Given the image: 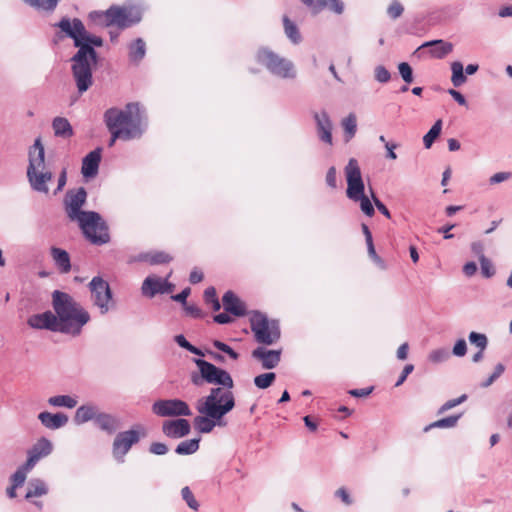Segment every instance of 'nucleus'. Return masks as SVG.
<instances>
[{
	"instance_id": "c03bdc74",
	"label": "nucleus",
	"mask_w": 512,
	"mask_h": 512,
	"mask_svg": "<svg viewBox=\"0 0 512 512\" xmlns=\"http://www.w3.org/2000/svg\"><path fill=\"white\" fill-rule=\"evenodd\" d=\"M450 352L446 348L435 349L430 352L428 359L433 363H442L449 359Z\"/></svg>"
},
{
	"instance_id": "1a4fd4ad",
	"label": "nucleus",
	"mask_w": 512,
	"mask_h": 512,
	"mask_svg": "<svg viewBox=\"0 0 512 512\" xmlns=\"http://www.w3.org/2000/svg\"><path fill=\"white\" fill-rule=\"evenodd\" d=\"M256 60L276 77L282 79L296 78L297 73L293 62L285 57H281L267 47L258 49Z\"/></svg>"
},
{
	"instance_id": "9d476101",
	"label": "nucleus",
	"mask_w": 512,
	"mask_h": 512,
	"mask_svg": "<svg viewBox=\"0 0 512 512\" xmlns=\"http://www.w3.org/2000/svg\"><path fill=\"white\" fill-rule=\"evenodd\" d=\"M146 436L147 430L141 424H136L129 430L118 432L112 443V455L116 462L124 463L125 456L131 448Z\"/></svg>"
},
{
	"instance_id": "37998d69",
	"label": "nucleus",
	"mask_w": 512,
	"mask_h": 512,
	"mask_svg": "<svg viewBox=\"0 0 512 512\" xmlns=\"http://www.w3.org/2000/svg\"><path fill=\"white\" fill-rule=\"evenodd\" d=\"M181 496L190 509L198 511L200 505L188 486L181 489Z\"/></svg>"
},
{
	"instance_id": "7c9ffc66",
	"label": "nucleus",
	"mask_w": 512,
	"mask_h": 512,
	"mask_svg": "<svg viewBox=\"0 0 512 512\" xmlns=\"http://www.w3.org/2000/svg\"><path fill=\"white\" fill-rule=\"evenodd\" d=\"M48 493L47 484L39 478L31 479L28 483L27 492L25 498L31 499L33 497H41Z\"/></svg>"
},
{
	"instance_id": "c756f323",
	"label": "nucleus",
	"mask_w": 512,
	"mask_h": 512,
	"mask_svg": "<svg viewBox=\"0 0 512 512\" xmlns=\"http://www.w3.org/2000/svg\"><path fill=\"white\" fill-rule=\"evenodd\" d=\"M129 60L139 64L146 55V45L142 38H137L129 45Z\"/></svg>"
},
{
	"instance_id": "69168bd1",
	"label": "nucleus",
	"mask_w": 512,
	"mask_h": 512,
	"mask_svg": "<svg viewBox=\"0 0 512 512\" xmlns=\"http://www.w3.org/2000/svg\"><path fill=\"white\" fill-rule=\"evenodd\" d=\"M313 14L321 12L326 7V0H312L311 5H305Z\"/></svg>"
},
{
	"instance_id": "20e7f679",
	"label": "nucleus",
	"mask_w": 512,
	"mask_h": 512,
	"mask_svg": "<svg viewBox=\"0 0 512 512\" xmlns=\"http://www.w3.org/2000/svg\"><path fill=\"white\" fill-rule=\"evenodd\" d=\"M104 122L111 133L109 147H112L117 139H139L147 128L145 109L137 102L128 103L124 109H107L104 113Z\"/></svg>"
},
{
	"instance_id": "49530a36",
	"label": "nucleus",
	"mask_w": 512,
	"mask_h": 512,
	"mask_svg": "<svg viewBox=\"0 0 512 512\" xmlns=\"http://www.w3.org/2000/svg\"><path fill=\"white\" fill-rule=\"evenodd\" d=\"M172 261V257L164 251H157L150 254L149 263L151 265L166 264Z\"/></svg>"
},
{
	"instance_id": "c9c22d12",
	"label": "nucleus",
	"mask_w": 512,
	"mask_h": 512,
	"mask_svg": "<svg viewBox=\"0 0 512 512\" xmlns=\"http://www.w3.org/2000/svg\"><path fill=\"white\" fill-rule=\"evenodd\" d=\"M441 130H442V120L438 119L423 137V144L426 149H429L432 147L435 140L440 136Z\"/></svg>"
},
{
	"instance_id": "e2e57ef3",
	"label": "nucleus",
	"mask_w": 512,
	"mask_h": 512,
	"mask_svg": "<svg viewBox=\"0 0 512 512\" xmlns=\"http://www.w3.org/2000/svg\"><path fill=\"white\" fill-rule=\"evenodd\" d=\"M413 370H414V365H412V364L405 365V367L403 368V370L401 372V375L399 376L398 380L395 383V387L401 386L407 379L408 375L413 372Z\"/></svg>"
},
{
	"instance_id": "f704fd0d",
	"label": "nucleus",
	"mask_w": 512,
	"mask_h": 512,
	"mask_svg": "<svg viewBox=\"0 0 512 512\" xmlns=\"http://www.w3.org/2000/svg\"><path fill=\"white\" fill-rule=\"evenodd\" d=\"M341 124L344 129L345 141L348 142L355 136L357 131V119L355 114L350 113L342 120Z\"/></svg>"
},
{
	"instance_id": "a18cd8bd",
	"label": "nucleus",
	"mask_w": 512,
	"mask_h": 512,
	"mask_svg": "<svg viewBox=\"0 0 512 512\" xmlns=\"http://www.w3.org/2000/svg\"><path fill=\"white\" fill-rule=\"evenodd\" d=\"M398 71L406 84H410L414 81L413 69L407 62H401L398 65Z\"/></svg>"
},
{
	"instance_id": "680f3d73",
	"label": "nucleus",
	"mask_w": 512,
	"mask_h": 512,
	"mask_svg": "<svg viewBox=\"0 0 512 512\" xmlns=\"http://www.w3.org/2000/svg\"><path fill=\"white\" fill-rule=\"evenodd\" d=\"M191 293L189 287L184 288L180 293L172 295L171 299L175 302L181 303L183 306L187 304V298Z\"/></svg>"
},
{
	"instance_id": "9b49d317",
	"label": "nucleus",
	"mask_w": 512,
	"mask_h": 512,
	"mask_svg": "<svg viewBox=\"0 0 512 512\" xmlns=\"http://www.w3.org/2000/svg\"><path fill=\"white\" fill-rule=\"evenodd\" d=\"M93 304L99 308L102 315L110 310L112 291L107 281L100 276H95L89 283Z\"/></svg>"
},
{
	"instance_id": "603ef678",
	"label": "nucleus",
	"mask_w": 512,
	"mask_h": 512,
	"mask_svg": "<svg viewBox=\"0 0 512 512\" xmlns=\"http://www.w3.org/2000/svg\"><path fill=\"white\" fill-rule=\"evenodd\" d=\"M375 79L380 83H387L391 79L390 72L383 65H378L374 69Z\"/></svg>"
},
{
	"instance_id": "79ce46f5",
	"label": "nucleus",
	"mask_w": 512,
	"mask_h": 512,
	"mask_svg": "<svg viewBox=\"0 0 512 512\" xmlns=\"http://www.w3.org/2000/svg\"><path fill=\"white\" fill-rule=\"evenodd\" d=\"M469 342L477 349L486 350L488 346V338L485 334L472 331L468 335Z\"/></svg>"
},
{
	"instance_id": "338daca9",
	"label": "nucleus",
	"mask_w": 512,
	"mask_h": 512,
	"mask_svg": "<svg viewBox=\"0 0 512 512\" xmlns=\"http://www.w3.org/2000/svg\"><path fill=\"white\" fill-rule=\"evenodd\" d=\"M213 320L217 324L224 325V324L231 323L233 321V318L229 315V313H227L225 311L223 313H219V314L214 315Z\"/></svg>"
},
{
	"instance_id": "2eb2a0df",
	"label": "nucleus",
	"mask_w": 512,
	"mask_h": 512,
	"mask_svg": "<svg viewBox=\"0 0 512 512\" xmlns=\"http://www.w3.org/2000/svg\"><path fill=\"white\" fill-rule=\"evenodd\" d=\"M191 431V425L185 418L166 420L162 424V432L171 439H180L187 436Z\"/></svg>"
},
{
	"instance_id": "473e14b6",
	"label": "nucleus",
	"mask_w": 512,
	"mask_h": 512,
	"mask_svg": "<svg viewBox=\"0 0 512 512\" xmlns=\"http://www.w3.org/2000/svg\"><path fill=\"white\" fill-rule=\"evenodd\" d=\"M199 443H200V438H193V439L182 441L176 446L175 452L178 455H192L198 451Z\"/></svg>"
},
{
	"instance_id": "8fccbe9b",
	"label": "nucleus",
	"mask_w": 512,
	"mask_h": 512,
	"mask_svg": "<svg viewBox=\"0 0 512 512\" xmlns=\"http://www.w3.org/2000/svg\"><path fill=\"white\" fill-rule=\"evenodd\" d=\"M467 400V395L466 394H462L461 396H459L458 398H455V399H450L448 401H446L438 410V414H442L460 404H462L463 402H465Z\"/></svg>"
},
{
	"instance_id": "09e8293b",
	"label": "nucleus",
	"mask_w": 512,
	"mask_h": 512,
	"mask_svg": "<svg viewBox=\"0 0 512 512\" xmlns=\"http://www.w3.org/2000/svg\"><path fill=\"white\" fill-rule=\"evenodd\" d=\"M479 261L482 275L486 278H491L495 274L491 261L485 255H481Z\"/></svg>"
},
{
	"instance_id": "052dcab7",
	"label": "nucleus",
	"mask_w": 512,
	"mask_h": 512,
	"mask_svg": "<svg viewBox=\"0 0 512 512\" xmlns=\"http://www.w3.org/2000/svg\"><path fill=\"white\" fill-rule=\"evenodd\" d=\"M336 174V168L334 166H331L326 173V184L332 189H335L337 187Z\"/></svg>"
},
{
	"instance_id": "bf43d9fd",
	"label": "nucleus",
	"mask_w": 512,
	"mask_h": 512,
	"mask_svg": "<svg viewBox=\"0 0 512 512\" xmlns=\"http://www.w3.org/2000/svg\"><path fill=\"white\" fill-rule=\"evenodd\" d=\"M26 477V474L17 469L10 477L11 485L14 487H21L24 484Z\"/></svg>"
},
{
	"instance_id": "0eeeda50",
	"label": "nucleus",
	"mask_w": 512,
	"mask_h": 512,
	"mask_svg": "<svg viewBox=\"0 0 512 512\" xmlns=\"http://www.w3.org/2000/svg\"><path fill=\"white\" fill-rule=\"evenodd\" d=\"M194 363L200 372V374L193 373L191 375V382L195 386H201L206 382L226 389H232L234 387V381L226 370L201 358L194 359Z\"/></svg>"
},
{
	"instance_id": "f3484780",
	"label": "nucleus",
	"mask_w": 512,
	"mask_h": 512,
	"mask_svg": "<svg viewBox=\"0 0 512 512\" xmlns=\"http://www.w3.org/2000/svg\"><path fill=\"white\" fill-rule=\"evenodd\" d=\"M196 409L200 415L194 418L193 424L198 432L208 434L212 432L216 426H226L227 423L222 418H213L208 412L205 413V411L198 405H196Z\"/></svg>"
},
{
	"instance_id": "f03ea898",
	"label": "nucleus",
	"mask_w": 512,
	"mask_h": 512,
	"mask_svg": "<svg viewBox=\"0 0 512 512\" xmlns=\"http://www.w3.org/2000/svg\"><path fill=\"white\" fill-rule=\"evenodd\" d=\"M52 307L43 313L31 315L27 324L33 329L79 336L83 327L90 321L89 312L70 294L55 290L52 292Z\"/></svg>"
},
{
	"instance_id": "de8ad7c7",
	"label": "nucleus",
	"mask_w": 512,
	"mask_h": 512,
	"mask_svg": "<svg viewBox=\"0 0 512 512\" xmlns=\"http://www.w3.org/2000/svg\"><path fill=\"white\" fill-rule=\"evenodd\" d=\"M212 344L216 349L227 354L233 360H237L239 358V354L228 344L220 340H213Z\"/></svg>"
},
{
	"instance_id": "864d4df0",
	"label": "nucleus",
	"mask_w": 512,
	"mask_h": 512,
	"mask_svg": "<svg viewBox=\"0 0 512 512\" xmlns=\"http://www.w3.org/2000/svg\"><path fill=\"white\" fill-rule=\"evenodd\" d=\"M370 193H371V199L373 201V203L375 204L376 208L378 209V211L384 215L386 218H391V213L390 211L388 210V208L383 204V202L376 196V194L374 193L373 189L370 188Z\"/></svg>"
},
{
	"instance_id": "a19ab883",
	"label": "nucleus",
	"mask_w": 512,
	"mask_h": 512,
	"mask_svg": "<svg viewBox=\"0 0 512 512\" xmlns=\"http://www.w3.org/2000/svg\"><path fill=\"white\" fill-rule=\"evenodd\" d=\"M108 9L106 11L94 10L88 14V19L96 26L108 27Z\"/></svg>"
},
{
	"instance_id": "0e129e2a",
	"label": "nucleus",
	"mask_w": 512,
	"mask_h": 512,
	"mask_svg": "<svg viewBox=\"0 0 512 512\" xmlns=\"http://www.w3.org/2000/svg\"><path fill=\"white\" fill-rule=\"evenodd\" d=\"M373 389H374L373 386L367 387V388H361V389H351V390L348 391V393L352 397L361 398V397L369 396L372 393Z\"/></svg>"
},
{
	"instance_id": "a878e982",
	"label": "nucleus",
	"mask_w": 512,
	"mask_h": 512,
	"mask_svg": "<svg viewBox=\"0 0 512 512\" xmlns=\"http://www.w3.org/2000/svg\"><path fill=\"white\" fill-rule=\"evenodd\" d=\"M52 450L53 445L51 441L45 437H42L27 451V456L34 458L38 463L40 459L50 455Z\"/></svg>"
},
{
	"instance_id": "3c124183",
	"label": "nucleus",
	"mask_w": 512,
	"mask_h": 512,
	"mask_svg": "<svg viewBox=\"0 0 512 512\" xmlns=\"http://www.w3.org/2000/svg\"><path fill=\"white\" fill-rule=\"evenodd\" d=\"M403 11V5L398 0H393L387 9V14L391 19L395 20L403 14Z\"/></svg>"
},
{
	"instance_id": "6ab92c4d",
	"label": "nucleus",
	"mask_w": 512,
	"mask_h": 512,
	"mask_svg": "<svg viewBox=\"0 0 512 512\" xmlns=\"http://www.w3.org/2000/svg\"><path fill=\"white\" fill-rule=\"evenodd\" d=\"M94 425L108 435H112L121 428L122 422L118 416L99 410Z\"/></svg>"
},
{
	"instance_id": "a211bd4d",
	"label": "nucleus",
	"mask_w": 512,
	"mask_h": 512,
	"mask_svg": "<svg viewBox=\"0 0 512 512\" xmlns=\"http://www.w3.org/2000/svg\"><path fill=\"white\" fill-rule=\"evenodd\" d=\"M102 148L97 147L82 160L81 173L85 179H92L98 174Z\"/></svg>"
},
{
	"instance_id": "dca6fc26",
	"label": "nucleus",
	"mask_w": 512,
	"mask_h": 512,
	"mask_svg": "<svg viewBox=\"0 0 512 512\" xmlns=\"http://www.w3.org/2000/svg\"><path fill=\"white\" fill-rule=\"evenodd\" d=\"M313 118L316 123L317 136L320 141L332 145V121L326 110H321L313 113Z\"/></svg>"
},
{
	"instance_id": "f257e3e1",
	"label": "nucleus",
	"mask_w": 512,
	"mask_h": 512,
	"mask_svg": "<svg viewBox=\"0 0 512 512\" xmlns=\"http://www.w3.org/2000/svg\"><path fill=\"white\" fill-rule=\"evenodd\" d=\"M54 26L72 39L78 49L70 59L71 74L79 95H82L93 85V70L99 63L96 48L102 47L104 41L102 37L89 33L79 18L63 17Z\"/></svg>"
},
{
	"instance_id": "58836bf2",
	"label": "nucleus",
	"mask_w": 512,
	"mask_h": 512,
	"mask_svg": "<svg viewBox=\"0 0 512 512\" xmlns=\"http://www.w3.org/2000/svg\"><path fill=\"white\" fill-rule=\"evenodd\" d=\"M461 414L451 415L442 419H439L430 425L425 427V431L430 430L431 428H452L455 427L458 420L461 418Z\"/></svg>"
},
{
	"instance_id": "72a5a7b5",
	"label": "nucleus",
	"mask_w": 512,
	"mask_h": 512,
	"mask_svg": "<svg viewBox=\"0 0 512 512\" xmlns=\"http://www.w3.org/2000/svg\"><path fill=\"white\" fill-rule=\"evenodd\" d=\"M451 82L454 87H460L467 81V77L464 74V67L460 61H455L451 64Z\"/></svg>"
},
{
	"instance_id": "4c0bfd02",
	"label": "nucleus",
	"mask_w": 512,
	"mask_h": 512,
	"mask_svg": "<svg viewBox=\"0 0 512 512\" xmlns=\"http://www.w3.org/2000/svg\"><path fill=\"white\" fill-rule=\"evenodd\" d=\"M22 1L36 10L53 12L56 9L58 2L60 0H22Z\"/></svg>"
},
{
	"instance_id": "ddd939ff",
	"label": "nucleus",
	"mask_w": 512,
	"mask_h": 512,
	"mask_svg": "<svg viewBox=\"0 0 512 512\" xmlns=\"http://www.w3.org/2000/svg\"><path fill=\"white\" fill-rule=\"evenodd\" d=\"M107 26H117L119 29H126L140 21L139 16L131 17V13L123 7L112 5L108 8Z\"/></svg>"
},
{
	"instance_id": "423d86ee",
	"label": "nucleus",
	"mask_w": 512,
	"mask_h": 512,
	"mask_svg": "<svg viewBox=\"0 0 512 512\" xmlns=\"http://www.w3.org/2000/svg\"><path fill=\"white\" fill-rule=\"evenodd\" d=\"M197 405L213 418H224L235 407V397L231 389L213 387L210 393L200 398Z\"/></svg>"
},
{
	"instance_id": "7ed1b4c3",
	"label": "nucleus",
	"mask_w": 512,
	"mask_h": 512,
	"mask_svg": "<svg viewBox=\"0 0 512 512\" xmlns=\"http://www.w3.org/2000/svg\"><path fill=\"white\" fill-rule=\"evenodd\" d=\"M86 200L87 191L84 187L68 190L63 201L66 214L70 220L78 221L84 236L92 244H106L110 241L108 225L98 212L81 210Z\"/></svg>"
},
{
	"instance_id": "2f4dec72",
	"label": "nucleus",
	"mask_w": 512,
	"mask_h": 512,
	"mask_svg": "<svg viewBox=\"0 0 512 512\" xmlns=\"http://www.w3.org/2000/svg\"><path fill=\"white\" fill-rule=\"evenodd\" d=\"M283 26L285 35L293 44L296 45L302 41V36L297 25L286 15L283 16Z\"/></svg>"
},
{
	"instance_id": "13d9d810",
	"label": "nucleus",
	"mask_w": 512,
	"mask_h": 512,
	"mask_svg": "<svg viewBox=\"0 0 512 512\" xmlns=\"http://www.w3.org/2000/svg\"><path fill=\"white\" fill-rule=\"evenodd\" d=\"M511 177H512L511 172H498L489 178V183L491 185L499 184L506 180H509Z\"/></svg>"
},
{
	"instance_id": "e433bc0d",
	"label": "nucleus",
	"mask_w": 512,
	"mask_h": 512,
	"mask_svg": "<svg viewBox=\"0 0 512 512\" xmlns=\"http://www.w3.org/2000/svg\"><path fill=\"white\" fill-rule=\"evenodd\" d=\"M48 404L54 407H66L72 409L76 407V398L70 395H56L48 399Z\"/></svg>"
},
{
	"instance_id": "6e6552de",
	"label": "nucleus",
	"mask_w": 512,
	"mask_h": 512,
	"mask_svg": "<svg viewBox=\"0 0 512 512\" xmlns=\"http://www.w3.org/2000/svg\"><path fill=\"white\" fill-rule=\"evenodd\" d=\"M250 328L255 341L262 345H272L281 337L279 321L268 319L264 313L257 310L253 311L250 317Z\"/></svg>"
},
{
	"instance_id": "5fc2aeb1",
	"label": "nucleus",
	"mask_w": 512,
	"mask_h": 512,
	"mask_svg": "<svg viewBox=\"0 0 512 512\" xmlns=\"http://www.w3.org/2000/svg\"><path fill=\"white\" fill-rule=\"evenodd\" d=\"M151 454L162 456L169 451L168 446L162 442H152L148 448Z\"/></svg>"
},
{
	"instance_id": "b1692460",
	"label": "nucleus",
	"mask_w": 512,
	"mask_h": 512,
	"mask_svg": "<svg viewBox=\"0 0 512 512\" xmlns=\"http://www.w3.org/2000/svg\"><path fill=\"white\" fill-rule=\"evenodd\" d=\"M38 419L41 424L47 429L56 430L68 423V416L64 413H50L48 411H44L38 414Z\"/></svg>"
},
{
	"instance_id": "4d7b16f0",
	"label": "nucleus",
	"mask_w": 512,
	"mask_h": 512,
	"mask_svg": "<svg viewBox=\"0 0 512 512\" xmlns=\"http://www.w3.org/2000/svg\"><path fill=\"white\" fill-rule=\"evenodd\" d=\"M452 353H453V355H455L457 357H463L466 355L467 343H466L465 339L461 338L455 342L453 349H452Z\"/></svg>"
},
{
	"instance_id": "4be33fe9",
	"label": "nucleus",
	"mask_w": 512,
	"mask_h": 512,
	"mask_svg": "<svg viewBox=\"0 0 512 512\" xmlns=\"http://www.w3.org/2000/svg\"><path fill=\"white\" fill-rule=\"evenodd\" d=\"M252 357L260 360L263 368L273 369L277 367L281 360V350H267L264 347H257L252 351Z\"/></svg>"
},
{
	"instance_id": "5701e85b",
	"label": "nucleus",
	"mask_w": 512,
	"mask_h": 512,
	"mask_svg": "<svg viewBox=\"0 0 512 512\" xmlns=\"http://www.w3.org/2000/svg\"><path fill=\"white\" fill-rule=\"evenodd\" d=\"M29 164L27 171L42 170L45 166V150L41 138H37L34 144L29 148Z\"/></svg>"
},
{
	"instance_id": "39448f33",
	"label": "nucleus",
	"mask_w": 512,
	"mask_h": 512,
	"mask_svg": "<svg viewBox=\"0 0 512 512\" xmlns=\"http://www.w3.org/2000/svg\"><path fill=\"white\" fill-rule=\"evenodd\" d=\"M344 173L347 182V197L354 202H359L361 211L366 216L372 217L375 214V209L370 198L365 195V183L359 163L355 158L349 159L344 168Z\"/></svg>"
},
{
	"instance_id": "774afa93",
	"label": "nucleus",
	"mask_w": 512,
	"mask_h": 512,
	"mask_svg": "<svg viewBox=\"0 0 512 512\" xmlns=\"http://www.w3.org/2000/svg\"><path fill=\"white\" fill-rule=\"evenodd\" d=\"M335 496L340 498L346 505L352 504V499L344 487L337 489L335 492Z\"/></svg>"
},
{
	"instance_id": "ea45409f",
	"label": "nucleus",
	"mask_w": 512,
	"mask_h": 512,
	"mask_svg": "<svg viewBox=\"0 0 512 512\" xmlns=\"http://www.w3.org/2000/svg\"><path fill=\"white\" fill-rule=\"evenodd\" d=\"M276 379L274 372H267L260 374L254 378V384L259 389H267L270 387Z\"/></svg>"
},
{
	"instance_id": "6e6d98bb",
	"label": "nucleus",
	"mask_w": 512,
	"mask_h": 512,
	"mask_svg": "<svg viewBox=\"0 0 512 512\" xmlns=\"http://www.w3.org/2000/svg\"><path fill=\"white\" fill-rule=\"evenodd\" d=\"M183 307H184V310H185L186 314L191 316L192 318L202 319L205 316L203 311L197 305H195V304H188L187 303Z\"/></svg>"
},
{
	"instance_id": "c85d7f7f",
	"label": "nucleus",
	"mask_w": 512,
	"mask_h": 512,
	"mask_svg": "<svg viewBox=\"0 0 512 512\" xmlns=\"http://www.w3.org/2000/svg\"><path fill=\"white\" fill-rule=\"evenodd\" d=\"M52 128L56 137L66 139L72 137L74 134L70 122L64 117H55L52 121Z\"/></svg>"
},
{
	"instance_id": "aec40b11",
	"label": "nucleus",
	"mask_w": 512,
	"mask_h": 512,
	"mask_svg": "<svg viewBox=\"0 0 512 512\" xmlns=\"http://www.w3.org/2000/svg\"><path fill=\"white\" fill-rule=\"evenodd\" d=\"M52 173L50 171H42V170H30L27 171L28 182L33 191L47 194L49 192V188L47 186V182L52 180Z\"/></svg>"
},
{
	"instance_id": "cd10ccee",
	"label": "nucleus",
	"mask_w": 512,
	"mask_h": 512,
	"mask_svg": "<svg viewBox=\"0 0 512 512\" xmlns=\"http://www.w3.org/2000/svg\"><path fill=\"white\" fill-rule=\"evenodd\" d=\"M51 256L61 273H68L71 270L70 256L66 250L52 247Z\"/></svg>"
},
{
	"instance_id": "f8f14e48",
	"label": "nucleus",
	"mask_w": 512,
	"mask_h": 512,
	"mask_svg": "<svg viewBox=\"0 0 512 512\" xmlns=\"http://www.w3.org/2000/svg\"><path fill=\"white\" fill-rule=\"evenodd\" d=\"M152 411L160 417H181L192 415L189 405L185 401L177 398L155 401L152 405Z\"/></svg>"
},
{
	"instance_id": "412c9836",
	"label": "nucleus",
	"mask_w": 512,
	"mask_h": 512,
	"mask_svg": "<svg viewBox=\"0 0 512 512\" xmlns=\"http://www.w3.org/2000/svg\"><path fill=\"white\" fill-rule=\"evenodd\" d=\"M224 310L235 317H243L247 314L243 301L231 290L225 292L222 297Z\"/></svg>"
},
{
	"instance_id": "4468645a",
	"label": "nucleus",
	"mask_w": 512,
	"mask_h": 512,
	"mask_svg": "<svg viewBox=\"0 0 512 512\" xmlns=\"http://www.w3.org/2000/svg\"><path fill=\"white\" fill-rule=\"evenodd\" d=\"M175 285L167 279L148 276L142 283L141 291L144 296L153 298L156 294L172 293Z\"/></svg>"
},
{
	"instance_id": "393cba45",
	"label": "nucleus",
	"mask_w": 512,
	"mask_h": 512,
	"mask_svg": "<svg viewBox=\"0 0 512 512\" xmlns=\"http://www.w3.org/2000/svg\"><path fill=\"white\" fill-rule=\"evenodd\" d=\"M430 47V55L436 59H443L453 51V44L442 39L431 40L423 43L418 49Z\"/></svg>"
},
{
	"instance_id": "bb28decb",
	"label": "nucleus",
	"mask_w": 512,
	"mask_h": 512,
	"mask_svg": "<svg viewBox=\"0 0 512 512\" xmlns=\"http://www.w3.org/2000/svg\"><path fill=\"white\" fill-rule=\"evenodd\" d=\"M99 408L94 404H85L77 408L74 416V422L77 425L84 424L89 421L95 423Z\"/></svg>"
}]
</instances>
